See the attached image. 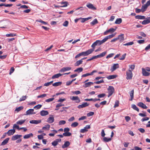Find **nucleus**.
<instances>
[{"label": "nucleus", "mask_w": 150, "mask_h": 150, "mask_svg": "<svg viewBox=\"0 0 150 150\" xmlns=\"http://www.w3.org/2000/svg\"><path fill=\"white\" fill-rule=\"evenodd\" d=\"M34 110L33 109H30L28 110L26 112V115H30L32 114H34L36 113L35 112H34Z\"/></svg>", "instance_id": "39448f33"}, {"label": "nucleus", "mask_w": 150, "mask_h": 150, "mask_svg": "<svg viewBox=\"0 0 150 150\" xmlns=\"http://www.w3.org/2000/svg\"><path fill=\"white\" fill-rule=\"evenodd\" d=\"M54 118L53 116L50 117H49L47 120V122L49 123H53L54 121Z\"/></svg>", "instance_id": "ddd939ff"}, {"label": "nucleus", "mask_w": 150, "mask_h": 150, "mask_svg": "<svg viewBox=\"0 0 150 150\" xmlns=\"http://www.w3.org/2000/svg\"><path fill=\"white\" fill-rule=\"evenodd\" d=\"M115 36V34H112L105 37L104 38L106 41L108 39H110Z\"/></svg>", "instance_id": "bb28decb"}, {"label": "nucleus", "mask_w": 150, "mask_h": 150, "mask_svg": "<svg viewBox=\"0 0 150 150\" xmlns=\"http://www.w3.org/2000/svg\"><path fill=\"white\" fill-rule=\"evenodd\" d=\"M25 120H19L16 122V124L17 125H21L24 123V122L25 121Z\"/></svg>", "instance_id": "473e14b6"}, {"label": "nucleus", "mask_w": 150, "mask_h": 150, "mask_svg": "<svg viewBox=\"0 0 150 150\" xmlns=\"http://www.w3.org/2000/svg\"><path fill=\"white\" fill-rule=\"evenodd\" d=\"M144 40H139L137 41L138 43L140 44L143 43L144 42Z\"/></svg>", "instance_id": "774afa93"}, {"label": "nucleus", "mask_w": 150, "mask_h": 150, "mask_svg": "<svg viewBox=\"0 0 150 150\" xmlns=\"http://www.w3.org/2000/svg\"><path fill=\"white\" fill-rule=\"evenodd\" d=\"M62 84V82H55L52 84V86H60Z\"/></svg>", "instance_id": "e433bc0d"}, {"label": "nucleus", "mask_w": 150, "mask_h": 150, "mask_svg": "<svg viewBox=\"0 0 150 150\" xmlns=\"http://www.w3.org/2000/svg\"><path fill=\"white\" fill-rule=\"evenodd\" d=\"M134 90H132L131 91H130L129 93L130 96L131 97L130 99H129V100L132 101L133 100L134 98Z\"/></svg>", "instance_id": "cd10ccee"}, {"label": "nucleus", "mask_w": 150, "mask_h": 150, "mask_svg": "<svg viewBox=\"0 0 150 150\" xmlns=\"http://www.w3.org/2000/svg\"><path fill=\"white\" fill-rule=\"evenodd\" d=\"M150 23V17H147L146 19L144 20L142 22V24L143 25H146Z\"/></svg>", "instance_id": "9d476101"}, {"label": "nucleus", "mask_w": 150, "mask_h": 150, "mask_svg": "<svg viewBox=\"0 0 150 150\" xmlns=\"http://www.w3.org/2000/svg\"><path fill=\"white\" fill-rule=\"evenodd\" d=\"M63 135L65 137L70 136L71 135V133L70 132H66L63 133Z\"/></svg>", "instance_id": "37998d69"}, {"label": "nucleus", "mask_w": 150, "mask_h": 150, "mask_svg": "<svg viewBox=\"0 0 150 150\" xmlns=\"http://www.w3.org/2000/svg\"><path fill=\"white\" fill-rule=\"evenodd\" d=\"M122 22V19L121 18H117L115 22V23L119 24Z\"/></svg>", "instance_id": "2f4dec72"}, {"label": "nucleus", "mask_w": 150, "mask_h": 150, "mask_svg": "<svg viewBox=\"0 0 150 150\" xmlns=\"http://www.w3.org/2000/svg\"><path fill=\"white\" fill-rule=\"evenodd\" d=\"M70 99L73 101H76V103H79L80 102V100L79 97L77 96H73L70 97Z\"/></svg>", "instance_id": "7ed1b4c3"}, {"label": "nucleus", "mask_w": 150, "mask_h": 150, "mask_svg": "<svg viewBox=\"0 0 150 150\" xmlns=\"http://www.w3.org/2000/svg\"><path fill=\"white\" fill-rule=\"evenodd\" d=\"M94 50V49H90L86 51V54L87 55L91 54Z\"/></svg>", "instance_id": "7c9ffc66"}, {"label": "nucleus", "mask_w": 150, "mask_h": 150, "mask_svg": "<svg viewBox=\"0 0 150 150\" xmlns=\"http://www.w3.org/2000/svg\"><path fill=\"white\" fill-rule=\"evenodd\" d=\"M68 22L67 21H66L63 23V25L65 27H67L68 25Z\"/></svg>", "instance_id": "0e129e2a"}, {"label": "nucleus", "mask_w": 150, "mask_h": 150, "mask_svg": "<svg viewBox=\"0 0 150 150\" xmlns=\"http://www.w3.org/2000/svg\"><path fill=\"white\" fill-rule=\"evenodd\" d=\"M50 127V125L49 124H47L43 127L42 128V129L44 130H49Z\"/></svg>", "instance_id": "c9c22d12"}, {"label": "nucleus", "mask_w": 150, "mask_h": 150, "mask_svg": "<svg viewBox=\"0 0 150 150\" xmlns=\"http://www.w3.org/2000/svg\"><path fill=\"white\" fill-rule=\"evenodd\" d=\"M83 70V68L82 67H79L77 68L76 69L74 70V72H80L82 71Z\"/></svg>", "instance_id": "79ce46f5"}, {"label": "nucleus", "mask_w": 150, "mask_h": 150, "mask_svg": "<svg viewBox=\"0 0 150 150\" xmlns=\"http://www.w3.org/2000/svg\"><path fill=\"white\" fill-rule=\"evenodd\" d=\"M36 21L41 23L44 24H47V23L42 21V20H36Z\"/></svg>", "instance_id": "09e8293b"}, {"label": "nucleus", "mask_w": 150, "mask_h": 150, "mask_svg": "<svg viewBox=\"0 0 150 150\" xmlns=\"http://www.w3.org/2000/svg\"><path fill=\"white\" fill-rule=\"evenodd\" d=\"M86 6L89 9H96V8L91 3H89L86 5Z\"/></svg>", "instance_id": "f3484780"}, {"label": "nucleus", "mask_w": 150, "mask_h": 150, "mask_svg": "<svg viewBox=\"0 0 150 150\" xmlns=\"http://www.w3.org/2000/svg\"><path fill=\"white\" fill-rule=\"evenodd\" d=\"M21 4H19L18 5H16V6H20L19 8H18L19 9L20 8H21V9H27L28 8H29V7L28 6H27L25 5H21Z\"/></svg>", "instance_id": "5701e85b"}, {"label": "nucleus", "mask_w": 150, "mask_h": 150, "mask_svg": "<svg viewBox=\"0 0 150 150\" xmlns=\"http://www.w3.org/2000/svg\"><path fill=\"white\" fill-rule=\"evenodd\" d=\"M91 128L89 125H86L83 129H81L80 130V132L82 133H84L88 131L87 129H89Z\"/></svg>", "instance_id": "20e7f679"}, {"label": "nucleus", "mask_w": 150, "mask_h": 150, "mask_svg": "<svg viewBox=\"0 0 150 150\" xmlns=\"http://www.w3.org/2000/svg\"><path fill=\"white\" fill-rule=\"evenodd\" d=\"M132 108L134 110L137 111L138 112L139 111V109L134 104L132 105Z\"/></svg>", "instance_id": "4c0bfd02"}, {"label": "nucleus", "mask_w": 150, "mask_h": 150, "mask_svg": "<svg viewBox=\"0 0 150 150\" xmlns=\"http://www.w3.org/2000/svg\"><path fill=\"white\" fill-rule=\"evenodd\" d=\"M70 145V143L69 141H66L65 142L64 144L62 145V147L64 149L65 148L67 147Z\"/></svg>", "instance_id": "a211bd4d"}, {"label": "nucleus", "mask_w": 150, "mask_h": 150, "mask_svg": "<svg viewBox=\"0 0 150 150\" xmlns=\"http://www.w3.org/2000/svg\"><path fill=\"white\" fill-rule=\"evenodd\" d=\"M126 76V79L127 80L132 79L133 76L132 71L130 69H128L127 71Z\"/></svg>", "instance_id": "f03ea898"}, {"label": "nucleus", "mask_w": 150, "mask_h": 150, "mask_svg": "<svg viewBox=\"0 0 150 150\" xmlns=\"http://www.w3.org/2000/svg\"><path fill=\"white\" fill-rule=\"evenodd\" d=\"M49 114L48 112L46 110H42L40 112V114L42 116L47 115Z\"/></svg>", "instance_id": "2eb2a0df"}, {"label": "nucleus", "mask_w": 150, "mask_h": 150, "mask_svg": "<svg viewBox=\"0 0 150 150\" xmlns=\"http://www.w3.org/2000/svg\"><path fill=\"white\" fill-rule=\"evenodd\" d=\"M41 122L40 120H30L29 122L31 124H37L40 123Z\"/></svg>", "instance_id": "dca6fc26"}, {"label": "nucleus", "mask_w": 150, "mask_h": 150, "mask_svg": "<svg viewBox=\"0 0 150 150\" xmlns=\"http://www.w3.org/2000/svg\"><path fill=\"white\" fill-rule=\"evenodd\" d=\"M15 132V129H11L9 130L7 132V134L8 136H10L13 134Z\"/></svg>", "instance_id": "4468645a"}, {"label": "nucleus", "mask_w": 150, "mask_h": 150, "mask_svg": "<svg viewBox=\"0 0 150 150\" xmlns=\"http://www.w3.org/2000/svg\"><path fill=\"white\" fill-rule=\"evenodd\" d=\"M66 123V121L64 120H62L59 121V125H63Z\"/></svg>", "instance_id": "603ef678"}, {"label": "nucleus", "mask_w": 150, "mask_h": 150, "mask_svg": "<svg viewBox=\"0 0 150 150\" xmlns=\"http://www.w3.org/2000/svg\"><path fill=\"white\" fill-rule=\"evenodd\" d=\"M22 137L21 135L17 134L16 135L13 136L11 138V140L13 141H14L17 140Z\"/></svg>", "instance_id": "0eeeda50"}, {"label": "nucleus", "mask_w": 150, "mask_h": 150, "mask_svg": "<svg viewBox=\"0 0 150 150\" xmlns=\"http://www.w3.org/2000/svg\"><path fill=\"white\" fill-rule=\"evenodd\" d=\"M119 68V64H114L113 65L111 68V71L112 72L114 71L117 69Z\"/></svg>", "instance_id": "9b49d317"}, {"label": "nucleus", "mask_w": 150, "mask_h": 150, "mask_svg": "<svg viewBox=\"0 0 150 150\" xmlns=\"http://www.w3.org/2000/svg\"><path fill=\"white\" fill-rule=\"evenodd\" d=\"M42 105L40 104H38L34 107V108L35 109H40L42 107Z\"/></svg>", "instance_id": "5fc2aeb1"}, {"label": "nucleus", "mask_w": 150, "mask_h": 150, "mask_svg": "<svg viewBox=\"0 0 150 150\" xmlns=\"http://www.w3.org/2000/svg\"><path fill=\"white\" fill-rule=\"evenodd\" d=\"M142 74L144 76H148L149 75L150 73L146 71L145 70L144 68H142Z\"/></svg>", "instance_id": "f8f14e48"}, {"label": "nucleus", "mask_w": 150, "mask_h": 150, "mask_svg": "<svg viewBox=\"0 0 150 150\" xmlns=\"http://www.w3.org/2000/svg\"><path fill=\"white\" fill-rule=\"evenodd\" d=\"M137 105L139 107L144 109H146L147 108V107L142 102H139L138 103Z\"/></svg>", "instance_id": "423d86ee"}, {"label": "nucleus", "mask_w": 150, "mask_h": 150, "mask_svg": "<svg viewBox=\"0 0 150 150\" xmlns=\"http://www.w3.org/2000/svg\"><path fill=\"white\" fill-rule=\"evenodd\" d=\"M129 69H130L132 71L134 69L135 65H130L129 66Z\"/></svg>", "instance_id": "49530a36"}, {"label": "nucleus", "mask_w": 150, "mask_h": 150, "mask_svg": "<svg viewBox=\"0 0 150 150\" xmlns=\"http://www.w3.org/2000/svg\"><path fill=\"white\" fill-rule=\"evenodd\" d=\"M62 75L60 73L57 74L53 75L52 77V79H54L56 78H58L59 77L61 76Z\"/></svg>", "instance_id": "aec40b11"}, {"label": "nucleus", "mask_w": 150, "mask_h": 150, "mask_svg": "<svg viewBox=\"0 0 150 150\" xmlns=\"http://www.w3.org/2000/svg\"><path fill=\"white\" fill-rule=\"evenodd\" d=\"M150 5V0L148 1L146 4L142 6L144 9L146 8Z\"/></svg>", "instance_id": "c85d7f7f"}, {"label": "nucleus", "mask_w": 150, "mask_h": 150, "mask_svg": "<svg viewBox=\"0 0 150 150\" xmlns=\"http://www.w3.org/2000/svg\"><path fill=\"white\" fill-rule=\"evenodd\" d=\"M136 18L137 19H144L145 17L144 16L138 15L136 16Z\"/></svg>", "instance_id": "de8ad7c7"}, {"label": "nucleus", "mask_w": 150, "mask_h": 150, "mask_svg": "<svg viewBox=\"0 0 150 150\" xmlns=\"http://www.w3.org/2000/svg\"><path fill=\"white\" fill-rule=\"evenodd\" d=\"M134 43L133 42H131L125 44H123V45L124 46L131 45L133 44Z\"/></svg>", "instance_id": "3c124183"}, {"label": "nucleus", "mask_w": 150, "mask_h": 150, "mask_svg": "<svg viewBox=\"0 0 150 150\" xmlns=\"http://www.w3.org/2000/svg\"><path fill=\"white\" fill-rule=\"evenodd\" d=\"M106 53H107V52L106 51H105V52H103L102 53H101L100 54H99V55L100 57H100H103L104 56H105V55Z\"/></svg>", "instance_id": "4d7b16f0"}, {"label": "nucleus", "mask_w": 150, "mask_h": 150, "mask_svg": "<svg viewBox=\"0 0 150 150\" xmlns=\"http://www.w3.org/2000/svg\"><path fill=\"white\" fill-rule=\"evenodd\" d=\"M27 98V96H23L19 99V101L20 102L23 101L26 99Z\"/></svg>", "instance_id": "6e6d98bb"}, {"label": "nucleus", "mask_w": 150, "mask_h": 150, "mask_svg": "<svg viewBox=\"0 0 150 150\" xmlns=\"http://www.w3.org/2000/svg\"><path fill=\"white\" fill-rule=\"evenodd\" d=\"M89 104L85 102L83 103L82 104L79 105L78 106V108L80 109L88 106Z\"/></svg>", "instance_id": "6e6552de"}, {"label": "nucleus", "mask_w": 150, "mask_h": 150, "mask_svg": "<svg viewBox=\"0 0 150 150\" xmlns=\"http://www.w3.org/2000/svg\"><path fill=\"white\" fill-rule=\"evenodd\" d=\"M71 68L69 67H63L60 70V72H64L66 71H69L71 69Z\"/></svg>", "instance_id": "1a4fd4ad"}, {"label": "nucleus", "mask_w": 150, "mask_h": 150, "mask_svg": "<svg viewBox=\"0 0 150 150\" xmlns=\"http://www.w3.org/2000/svg\"><path fill=\"white\" fill-rule=\"evenodd\" d=\"M9 139V138H6L5 139L3 142H2L1 144V145H4L6 144L8 142Z\"/></svg>", "instance_id": "c756f323"}, {"label": "nucleus", "mask_w": 150, "mask_h": 150, "mask_svg": "<svg viewBox=\"0 0 150 150\" xmlns=\"http://www.w3.org/2000/svg\"><path fill=\"white\" fill-rule=\"evenodd\" d=\"M104 82V81L103 79H102L100 81H95L94 83H94L99 84H100L101 83H103Z\"/></svg>", "instance_id": "13d9d810"}, {"label": "nucleus", "mask_w": 150, "mask_h": 150, "mask_svg": "<svg viewBox=\"0 0 150 150\" xmlns=\"http://www.w3.org/2000/svg\"><path fill=\"white\" fill-rule=\"evenodd\" d=\"M54 99V98H50L47 99H46L45 100V101L46 102L48 103L50 102H51L52 101H53Z\"/></svg>", "instance_id": "864d4df0"}, {"label": "nucleus", "mask_w": 150, "mask_h": 150, "mask_svg": "<svg viewBox=\"0 0 150 150\" xmlns=\"http://www.w3.org/2000/svg\"><path fill=\"white\" fill-rule=\"evenodd\" d=\"M92 18L91 17H89L87 18H81V22L82 23L84 22L85 21H87L90 19H91Z\"/></svg>", "instance_id": "f704fd0d"}, {"label": "nucleus", "mask_w": 150, "mask_h": 150, "mask_svg": "<svg viewBox=\"0 0 150 150\" xmlns=\"http://www.w3.org/2000/svg\"><path fill=\"white\" fill-rule=\"evenodd\" d=\"M46 96H47V94H43L41 95L38 96H37V97H38V98H43L46 97Z\"/></svg>", "instance_id": "052dcab7"}, {"label": "nucleus", "mask_w": 150, "mask_h": 150, "mask_svg": "<svg viewBox=\"0 0 150 150\" xmlns=\"http://www.w3.org/2000/svg\"><path fill=\"white\" fill-rule=\"evenodd\" d=\"M111 140V138H108L106 137H104L103 138V140L104 142H108L110 141Z\"/></svg>", "instance_id": "a19ab883"}, {"label": "nucleus", "mask_w": 150, "mask_h": 150, "mask_svg": "<svg viewBox=\"0 0 150 150\" xmlns=\"http://www.w3.org/2000/svg\"><path fill=\"white\" fill-rule=\"evenodd\" d=\"M33 137V134L32 133H30L28 134H27L23 136V138L24 139H28L30 137Z\"/></svg>", "instance_id": "6ab92c4d"}, {"label": "nucleus", "mask_w": 150, "mask_h": 150, "mask_svg": "<svg viewBox=\"0 0 150 150\" xmlns=\"http://www.w3.org/2000/svg\"><path fill=\"white\" fill-rule=\"evenodd\" d=\"M79 125V123L77 122H74L72 123L71 125V126L72 127H75Z\"/></svg>", "instance_id": "ea45409f"}, {"label": "nucleus", "mask_w": 150, "mask_h": 150, "mask_svg": "<svg viewBox=\"0 0 150 150\" xmlns=\"http://www.w3.org/2000/svg\"><path fill=\"white\" fill-rule=\"evenodd\" d=\"M81 93V92L79 91H75L73 92V93L76 95H78Z\"/></svg>", "instance_id": "69168bd1"}, {"label": "nucleus", "mask_w": 150, "mask_h": 150, "mask_svg": "<svg viewBox=\"0 0 150 150\" xmlns=\"http://www.w3.org/2000/svg\"><path fill=\"white\" fill-rule=\"evenodd\" d=\"M98 45H100L103 43L106 42L104 38L102 40H97L96 41Z\"/></svg>", "instance_id": "4be33fe9"}, {"label": "nucleus", "mask_w": 150, "mask_h": 150, "mask_svg": "<svg viewBox=\"0 0 150 150\" xmlns=\"http://www.w3.org/2000/svg\"><path fill=\"white\" fill-rule=\"evenodd\" d=\"M16 35L15 33H10L8 34H7L6 35V37H13L16 36Z\"/></svg>", "instance_id": "8fccbe9b"}, {"label": "nucleus", "mask_w": 150, "mask_h": 150, "mask_svg": "<svg viewBox=\"0 0 150 150\" xmlns=\"http://www.w3.org/2000/svg\"><path fill=\"white\" fill-rule=\"evenodd\" d=\"M107 90L108 93V97L109 98L112 95L115 91V89L113 86H109Z\"/></svg>", "instance_id": "f257e3e1"}, {"label": "nucleus", "mask_w": 150, "mask_h": 150, "mask_svg": "<svg viewBox=\"0 0 150 150\" xmlns=\"http://www.w3.org/2000/svg\"><path fill=\"white\" fill-rule=\"evenodd\" d=\"M23 106H20L16 108V109L15 110V111H16L17 112H18L23 109Z\"/></svg>", "instance_id": "c03bdc74"}, {"label": "nucleus", "mask_w": 150, "mask_h": 150, "mask_svg": "<svg viewBox=\"0 0 150 150\" xmlns=\"http://www.w3.org/2000/svg\"><path fill=\"white\" fill-rule=\"evenodd\" d=\"M117 38H118V39H119L120 41H123L124 40L123 34L119 35Z\"/></svg>", "instance_id": "72a5a7b5"}, {"label": "nucleus", "mask_w": 150, "mask_h": 150, "mask_svg": "<svg viewBox=\"0 0 150 150\" xmlns=\"http://www.w3.org/2000/svg\"><path fill=\"white\" fill-rule=\"evenodd\" d=\"M68 3L67 2H62L61 4L62 5L61 6L62 7H65L67 6Z\"/></svg>", "instance_id": "a18cd8bd"}, {"label": "nucleus", "mask_w": 150, "mask_h": 150, "mask_svg": "<svg viewBox=\"0 0 150 150\" xmlns=\"http://www.w3.org/2000/svg\"><path fill=\"white\" fill-rule=\"evenodd\" d=\"M117 77V75H109L106 77L107 78L108 80L116 78Z\"/></svg>", "instance_id": "a878e982"}, {"label": "nucleus", "mask_w": 150, "mask_h": 150, "mask_svg": "<svg viewBox=\"0 0 150 150\" xmlns=\"http://www.w3.org/2000/svg\"><path fill=\"white\" fill-rule=\"evenodd\" d=\"M98 45L96 41L94 42L91 45V47L94 49L95 46Z\"/></svg>", "instance_id": "338daca9"}, {"label": "nucleus", "mask_w": 150, "mask_h": 150, "mask_svg": "<svg viewBox=\"0 0 150 150\" xmlns=\"http://www.w3.org/2000/svg\"><path fill=\"white\" fill-rule=\"evenodd\" d=\"M83 62V60H82L81 59L77 61L74 64V66H78L80 64H82Z\"/></svg>", "instance_id": "393cba45"}, {"label": "nucleus", "mask_w": 150, "mask_h": 150, "mask_svg": "<svg viewBox=\"0 0 150 150\" xmlns=\"http://www.w3.org/2000/svg\"><path fill=\"white\" fill-rule=\"evenodd\" d=\"M94 114V112H90L87 114L88 117H90L93 115Z\"/></svg>", "instance_id": "680f3d73"}, {"label": "nucleus", "mask_w": 150, "mask_h": 150, "mask_svg": "<svg viewBox=\"0 0 150 150\" xmlns=\"http://www.w3.org/2000/svg\"><path fill=\"white\" fill-rule=\"evenodd\" d=\"M119 101L118 100H116L115 102V104L114 107L115 108L116 107H118L119 106Z\"/></svg>", "instance_id": "e2e57ef3"}, {"label": "nucleus", "mask_w": 150, "mask_h": 150, "mask_svg": "<svg viewBox=\"0 0 150 150\" xmlns=\"http://www.w3.org/2000/svg\"><path fill=\"white\" fill-rule=\"evenodd\" d=\"M98 23V21L96 19H95L92 22L90 23L92 25H94Z\"/></svg>", "instance_id": "58836bf2"}, {"label": "nucleus", "mask_w": 150, "mask_h": 150, "mask_svg": "<svg viewBox=\"0 0 150 150\" xmlns=\"http://www.w3.org/2000/svg\"><path fill=\"white\" fill-rule=\"evenodd\" d=\"M93 83L91 82H89L87 83H85L84 84V87L85 88H87V87H89L91 85H93Z\"/></svg>", "instance_id": "b1692460"}, {"label": "nucleus", "mask_w": 150, "mask_h": 150, "mask_svg": "<svg viewBox=\"0 0 150 150\" xmlns=\"http://www.w3.org/2000/svg\"><path fill=\"white\" fill-rule=\"evenodd\" d=\"M100 99L99 98H95V99H93V98H91V99H88L86 98L84 100L86 101H92L94 102H96V101L100 100Z\"/></svg>", "instance_id": "412c9836"}, {"label": "nucleus", "mask_w": 150, "mask_h": 150, "mask_svg": "<svg viewBox=\"0 0 150 150\" xmlns=\"http://www.w3.org/2000/svg\"><path fill=\"white\" fill-rule=\"evenodd\" d=\"M105 95V93H102L98 95L97 97L98 98H102L104 97Z\"/></svg>", "instance_id": "bf43d9fd"}]
</instances>
